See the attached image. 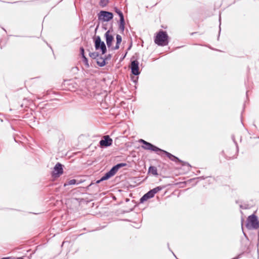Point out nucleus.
<instances>
[{
  "mask_svg": "<svg viewBox=\"0 0 259 259\" xmlns=\"http://www.w3.org/2000/svg\"><path fill=\"white\" fill-rule=\"evenodd\" d=\"M126 54H127V53H126L125 54V55L124 56L123 58H124V57H125V56L126 55Z\"/></svg>",
  "mask_w": 259,
  "mask_h": 259,
  "instance_id": "35",
  "label": "nucleus"
},
{
  "mask_svg": "<svg viewBox=\"0 0 259 259\" xmlns=\"http://www.w3.org/2000/svg\"><path fill=\"white\" fill-rule=\"evenodd\" d=\"M247 222L246 226L248 229H257L259 228V222L255 215L252 214L249 216Z\"/></svg>",
  "mask_w": 259,
  "mask_h": 259,
  "instance_id": "2",
  "label": "nucleus"
},
{
  "mask_svg": "<svg viewBox=\"0 0 259 259\" xmlns=\"http://www.w3.org/2000/svg\"><path fill=\"white\" fill-rule=\"evenodd\" d=\"M126 165V163H118L117 164L115 165L114 166V167L117 169V170L118 171V170L122 167H123V166H125Z\"/></svg>",
  "mask_w": 259,
  "mask_h": 259,
  "instance_id": "17",
  "label": "nucleus"
},
{
  "mask_svg": "<svg viewBox=\"0 0 259 259\" xmlns=\"http://www.w3.org/2000/svg\"><path fill=\"white\" fill-rule=\"evenodd\" d=\"M139 142H140V143H141L143 144H144V145L145 144H146V143H147V141H145V140H143V139H140V140H139Z\"/></svg>",
  "mask_w": 259,
  "mask_h": 259,
  "instance_id": "28",
  "label": "nucleus"
},
{
  "mask_svg": "<svg viewBox=\"0 0 259 259\" xmlns=\"http://www.w3.org/2000/svg\"><path fill=\"white\" fill-rule=\"evenodd\" d=\"M240 207H241V208H242V209H248V208H249L248 206H247V205H245L244 206H243V205H240Z\"/></svg>",
  "mask_w": 259,
  "mask_h": 259,
  "instance_id": "27",
  "label": "nucleus"
},
{
  "mask_svg": "<svg viewBox=\"0 0 259 259\" xmlns=\"http://www.w3.org/2000/svg\"><path fill=\"white\" fill-rule=\"evenodd\" d=\"M148 172L153 176H157V168L153 166H150L149 167Z\"/></svg>",
  "mask_w": 259,
  "mask_h": 259,
  "instance_id": "14",
  "label": "nucleus"
},
{
  "mask_svg": "<svg viewBox=\"0 0 259 259\" xmlns=\"http://www.w3.org/2000/svg\"><path fill=\"white\" fill-rule=\"evenodd\" d=\"M82 58L83 59V61L85 62L86 63H87V62H88L87 58L85 56H83Z\"/></svg>",
  "mask_w": 259,
  "mask_h": 259,
  "instance_id": "30",
  "label": "nucleus"
},
{
  "mask_svg": "<svg viewBox=\"0 0 259 259\" xmlns=\"http://www.w3.org/2000/svg\"><path fill=\"white\" fill-rule=\"evenodd\" d=\"M54 171H53V176L55 177H57L60 176V175L62 174L63 172L62 165L60 163L58 162L55 166L54 168Z\"/></svg>",
  "mask_w": 259,
  "mask_h": 259,
  "instance_id": "8",
  "label": "nucleus"
},
{
  "mask_svg": "<svg viewBox=\"0 0 259 259\" xmlns=\"http://www.w3.org/2000/svg\"><path fill=\"white\" fill-rule=\"evenodd\" d=\"M116 43L118 44H120L122 41V37L119 34H117L116 36Z\"/></svg>",
  "mask_w": 259,
  "mask_h": 259,
  "instance_id": "23",
  "label": "nucleus"
},
{
  "mask_svg": "<svg viewBox=\"0 0 259 259\" xmlns=\"http://www.w3.org/2000/svg\"><path fill=\"white\" fill-rule=\"evenodd\" d=\"M113 140L108 135L104 136L99 143L101 147H107L112 144Z\"/></svg>",
  "mask_w": 259,
  "mask_h": 259,
  "instance_id": "6",
  "label": "nucleus"
},
{
  "mask_svg": "<svg viewBox=\"0 0 259 259\" xmlns=\"http://www.w3.org/2000/svg\"><path fill=\"white\" fill-rule=\"evenodd\" d=\"M131 46H130L128 48V50H129L131 49Z\"/></svg>",
  "mask_w": 259,
  "mask_h": 259,
  "instance_id": "34",
  "label": "nucleus"
},
{
  "mask_svg": "<svg viewBox=\"0 0 259 259\" xmlns=\"http://www.w3.org/2000/svg\"><path fill=\"white\" fill-rule=\"evenodd\" d=\"M142 147L147 150H150L152 151L155 152L157 154L159 155H161L160 152L162 151V149L159 148L158 147L152 145L151 143L147 142L144 145L142 146Z\"/></svg>",
  "mask_w": 259,
  "mask_h": 259,
  "instance_id": "5",
  "label": "nucleus"
},
{
  "mask_svg": "<svg viewBox=\"0 0 259 259\" xmlns=\"http://www.w3.org/2000/svg\"><path fill=\"white\" fill-rule=\"evenodd\" d=\"M97 63L100 67L104 66L106 64L105 59L99 57L97 58Z\"/></svg>",
  "mask_w": 259,
  "mask_h": 259,
  "instance_id": "13",
  "label": "nucleus"
},
{
  "mask_svg": "<svg viewBox=\"0 0 259 259\" xmlns=\"http://www.w3.org/2000/svg\"><path fill=\"white\" fill-rule=\"evenodd\" d=\"M119 45L116 43L115 46L113 48V50H117L119 48Z\"/></svg>",
  "mask_w": 259,
  "mask_h": 259,
  "instance_id": "29",
  "label": "nucleus"
},
{
  "mask_svg": "<svg viewBox=\"0 0 259 259\" xmlns=\"http://www.w3.org/2000/svg\"><path fill=\"white\" fill-rule=\"evenodd\" d=\"M160 153L165 154L169 158V159L170 160H171L173 161H175L176 162H182V161L181 160H180L178 157H177L176 156L173 155L172 154H170V153H169L166 151L162 150V151H161Z\"/></svg>",
  "mask_w": 259,
  "mask_h": 259,
  "instance_id": "11",
  "label": "nucleus"
},
{
  "mask_svg": "<svg viewBox=\"0 0 259 259\" xmlns=\"http://www.w3.org/2000/svg\"><path fill=\"white\" fill-rule=\"evenodd\" d=\"M219 20L221 21V17H220Z\"/></svg>",
  "mask_w": 259,
  "mask_h": 259,
  "instance_id": "36",
  "label": "nucleus"
},
{
  "mask_svg": "<svg viewBox=\"0 0 259 259\" xmlns=\"http://www.w3.org/2000/svg\"><path fill=\"white\" fill-rule=\"evenodd\" d=\"M107 46L108 48H110L112 46V42L114 39L113 36L110 34V30H108L105 34Z\"/></svg>",
  "mask_w": 259,
  "mask_h": 259,
  "instance_id": "9",
  "label": "nucleus"
},
{
  "mask_svg": "<svg viewBox=\"0 0 259 259\" xmlns=\"http://www.w3.org/2000/svg\"><path fill=\"white\" fill-rule=\"evenodd\" d=\"M162 189V187L160 186L157 187L151 190L153 192L154 194L155 195L156 193L160 191Z\"/></svg>",
  "mask_w": 259,
  "mask_h": 259,
  "instance_id": "21",
  "label": "nucleus"
},
{
  "mask_svg": "<svg viewBox=\"0 0 259 259\" xmlns=\"http://www.w3.org/2000/svg\"><path fill=\"white\" fill-rule=\"evenodd\" d=\"M62 0H60V1H62Z\"/></svg>",
  "mask_w": 259,
  "mask_h": 259,
  "instance_id": "37",
  "label": "nucleus"
},
{
  "mask_svg": "<svg viewBox=\"0 0 259 259\" xmlns=\"http://www.w3.org/2000/svg\"><path fill=\"white\" fill-rule=\"evenodd\" d=\"M89 56L92 59H97V58L99 57L100 55H99V53H98V52H93V53H90Z\"/></svg>",
  "mask_w": 259,
  "mask_h": 259,
  "instance_id": "16",
  "label": "nucleus"
},
{
  "mask_svg": "<svg viewBox=\"0 0 259 259\" xmlns=\"http://www.w3.org/2000/svg\"><path fill=\"white\" fill-rule=\"evenodd\" d=\"M95 47L96 50H101L102 54H105L107 52L105 44L101 40L99 36H97L95 39Z\"/></svg>",
  "mask_w": 259,
  "mask_h": 259,
  "instance_id": "3",
  "label": "nucleus"
},
{
  "mask_svg": "<svg viewBox=\"0 0 259 259\" xmlns=\"http://www.w3.org/2000/svg\"><path fill=\"white\" fill-rule=\"evenodd\" d=\"M16 259H23V258H22V257H18V258H17Z\"/></svg>",
  "mask_w": 259,
  "mask_h": 259,
  "instance_id": "32",
  "label": "nucleus"
},
{
  "mask_svg": "<svg viewBox=\"0 0 259 259\" xmlns=\"http://www.w3.org/2000/svg\"><path fill=\"white\" fill-rule=\"evenodd\" d=\"M115 12L119 15V16L120 17V20H121V18H122V19H124L123 15L120 10L116 8Z\"/></svg>",
  "mask_w": 259,
  "mask_h": 259,
  "instance_id": "20",
  "label": "nucleus"
},
{
  "mask_svg": "<svg viewBox=\"0 0 259 259\" xmlns=\"http://www.w3.org/2000/svg\"><path fill=\"white\" fill-rule=\"evenodd\" d=\"M126 165V163H118L117 164L115 165L114 166V167L117 169V170L118 171V170L122 167H123V166H125Z\"/></svg>",
  "mask_w": 259,
  "mask_h": 259,
  "instance_id": "19",
  "label": "nucleus"
},
{
  "mask_svg": "<svg viewBox=\"0 0 259 259\" xmlns=\"http://www.w3.org/2000/svg\"><path fill=\"white\" fill-rule=\"evenodd\" d=\"M109 171L111 173V175L113 176L117 172V170L114 167V166H113L111 168V169L109 170Z\"/></svg>",
  "mask_w": 259,
  "mask_h": 259,
  "instance_id": "24",
  "label": "nucleus"
},
{
  "mask_svg": "<svg viewBox=\"0 0 259 259\" xmlns=\"http://www.w3.org/2000/svg\"><path fill=\"white\" fill-rule=\"evenodd\" d=\"M139 65V63L137 60H134L131 62V71L135 75H138L140 74Z\"/></svg>",
  "mask_w": 259,
  "mask_h": 259,
  "instance_id": "7",
  "label": "nucleus"
},
{
  "mask_svg": "<svg viewBox=\"0 0 259 259\" xmlns=\"http://www.w3.org/2000/svg\"><path fill=\"white\" fill-rule=\"evenodd\" d=\"M119 28L122 32L124 30V19H122V18H121V20H120Z\"/></svg>",
  "mask_w": 259,
  "mask_h": 259,
  "instance_id": "15",
  "label": "nucleus"
},
{
  "mask_svg": "<svg viewBox=\"0 0 259 259\" xmlns=\"http://www.w3.org/2000/svg\"><path fill=\"white\" fill-rule=\"evenodd\" d=\"M126 165V163H118L117 164L115 165L114 166V167L117 169V170L118 171V170L122 167H123V166H125Z\"/></svg>",
  "mask_w": 259,
  "mask_h": 259,
  "instance_id": "18",
  "label": "nucleus"
},
{
  "mask_svg": "<svg viewBox=\"0 0 259 259\" xmlns=\"http://www.w3.org/2000/svg\"><path fill=\"white\" fill-rule=\"evenodd\" d=\"M232 139H233V140L234 141V142H235V144H236V145H237V143H236V142L235 141V140H234V136H232Z\"/></svg>",
  "mask_w": 259,
  "mask_h": 259,
  "instance_id": "31",
  "label": "nucleus"
},
{
  "mask_svg": "<svg viewBox=\"0 0 259 259\" xmlns=\"http://www.w3.org/2000/svg\"><path fill=\"white\" fill-rule=\"evenodd\" d=\"M108 3V0H100V5L102 7L106 6Z\"/></svg>",
  "mask_w": 259,
  "mask_h": 259,
  "instance_id": "22",
  "label": "nucleus"
},
{
  "mask_svg": "<svg viewBox=\"0 0 259 259\" xmlns=\"http://www.w3.org/2000/svg\"><path fill=\"white\" fill-rule=\"evenodd\" d=\"M76 183V180L75 179H72L69 180L68 182L67 185H74Z\"/></svg>",
  "mask_w": 259,
  "mask_h": 259,
  "instance_id": "25",
  "label": "nucleus"
},
{
  "mask_svg": "<svg viewBox=\"0 0 259 259\" xmlns=\"http://www.w3.org/2000/svg\"><path fill=\"white\" fill-rule=\"evenodd\" d=\"M113 176L111 175V173L109 171L106 172L101 178L100 180H98L96 182V183L98 184L103 181H105L109 179L110 178L112 177Z\"/></svg>",
  "mask_w": 259,
  "mask_h": 259,
  "instance_id": "12",
  "label": "nucleus"
},
{
  "mask_svg": "<svg viewBox=\"0 0 259 259\" xmlns=\"http://www.w3.org/2000/svg\"><path fill=\"white\" fill-rule=\"evenodd\" d=\"M80 53L81 54L82 57H83V56H85L84 54V49L82 47H81V48H80Z\"/></svg>",
  "mask_w": 259,
  "mask_h": 259,
  "instance_id": "26",
  "label": "nucleus"
},
{
  "mask_svg": "<svg viewBox=\"0 0 259 259\" xmlns=\"http://www.w3.org/2000/svg\"><path fill=\"white\" fill-rule=\"evenodd\" d=\"M113 15L111 12L101 11L100 12L99 18L103 21L108 22L113 19Z\"/></svg>",
  "mask_w": 259,
  "mask_h": 259,
  "instance_id": "4",
  "label": "nucleus"
},
{
  "mask_svg": "<svg viewBox=\"0 0 259 259\" xmlns=\"http://www.w3.org/2000/svg\"><path fill=\"white\" fill-rule=\"evenodd\" d=\"M2 259H9V257H4V258H3Z\"/></svg>",
  "mask_w": 259,
  "mask_h": 259,
  "instance_id": "33",
  "label": "nucleus"
},
{
  "mask_svg": "<svg viewBox=\"0 0 259 259\" xmlns=\"http://www.w3.org/2000/svg\"><path fill=\"white\" fill-rule=\"evenodd\" d=\"M154 195H155L154 194L153 192L151 190L141 198L140 202L143 203L148 199L153 198Z\"/></svg>",
  "mask_w": 259,
  "mask_h": 259,
  "instance_id": "10",
  "label": "nucleus"
},
{
  "mask_svg": "<svg viewBox=\"0 0 259 259\" xmlns=\"http://www.w3.org/2000/svg\"><path fill=\"white\" fill-rule=\"evenodd\" d=\"M168 36L166 31L160 30L154 38V42L159 46H165L168 44Z\"/></svg>",
  "mask_w": 259,
  "mask_h": 259,
  "instance_id": "1",
  "label": "nucleus"
}]
</instances>
